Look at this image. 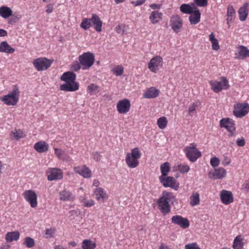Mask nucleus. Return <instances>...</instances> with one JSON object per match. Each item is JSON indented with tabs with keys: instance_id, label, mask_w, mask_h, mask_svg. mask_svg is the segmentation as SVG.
Masks as SVG:
<instances>
[{
	"instance_id": "obj_49",
	"label": "nucleus",
	"mask_w": 249,
	"mask_h": 249,
	"mask_svg": "<svg viewBox=\"0 0 249 249\" xmlns=\"http://www.w3.org/2000/svg\"><path fill=\"white\" fill-rule=\"evenodd\" d=\"M198 106V102L193 103L189 106L188 112L190 116H192L196 114V109L197 108Z\"/></svg>"
},
{
	"instance_id": "obj_41",
	"label": "nucleus",
	"mask_w": 249,
	"mask_h": 249,
	"mask_svg": "<svg viewBox=\"0 0 249 249\" xmlns=\"http://www.w3.org/2000/svg\"><path fill=\"white\" fill-rule=\"evenodd\" d=\"M54 153L56 156L60 159H62L63 160H68L69 159V157H67L66 155L65 151L61 149L54 148Z\"/></svg>"
},
{
	"instance_id": "obj_11",
	"label": "nucleus",
	"mask_w": 249,
	"mask_h": 249,
	"mask_svg": "<svg viewBox=\"0 0 249 249\" xmlns=\"http://www.w3.org/2000/svg\"><path fill=\"white\" fill-rule=\"evenodd\" d=\"M159 180L165 187H170L176 190L178 188V184L177 183L176 179L173 177L160 176Z\"/></svg>"
},
{
	"instance_id": "obj_45",
	"label": "nucleus",
	"mask_w": 249,
	"mask_h": 249,
	"mask_svg": "<svg viewBox=\"0 0 249 249\" xmlns=\"http://www.w3.org/2000/svg\"><path fill=\"white\" fill-rule=\"evenodd\" d=\"M167 120L165 117H161L157 121V124L160 129H164L167 124Z\"/></svg>"
},
{
	"instance_id": "obj_6",
	"label": "nucleus",
	"mask_w": 249,
	"mask_h": 249,
	"mask_svg": "<svg viewBox=\"0 0 249 249\" xmlns=\"http://www.w3.org/2000/svg\"><path fill=\"white\" fill-rule=\"evenodd\" d=\"M249 112V105L248 103H236L234 105L233 114L237 118H242Z\"/></svg>"
},
{
	"instance_id": "obj_59",
	"label": "nucleus",
	"mask_w": 249,
	"mask_h": 249,
	"mask_svg": "<svg viewBox=\"0 0 249 249\" xmlns=\"http://www.w3.org/2000/svg\"><path fill=\"white\" fill-rule=\"evenodd\" d=\"M236 143L238 146H243L245 144V140L243 137L238 139Z\"/></svg>"
},
{
	"instance_id": "obj_24",
	"label": "nucleus",
	"mask_w": 249,
	"mask_h": 249,
	"mask_svg": "<svg viewBox=\"0 0 249 249\" xmlns=\"http://www.w3.org/2000/svg\"><path fill=\"white\" fill-rule=\"evenodd\" d=\"M15 51V48L9 45L6 41L1 42L0 43V52L12 54Z\"/></svg>"
},
{
	"instance_id": "obj_15",
	"label": "nucleus",
	"mask_w": 249,
	"mask_h": 249,
	"mask_svg": "<svg viewBox=\"0 0 249 249\" xmlns=\"http://www.w3.org/2000/svg\"><path fill=\"white\" fill-rule=\"evenodd\" d=\"M130 106V101L127 99H124L118 102L116 108L119 113L125 114L129 111Z\"/></svg>"
},
{
	"instance_id": "obj_35",
	"label": "nucleus",
	"mask_w": 249,
	"mask_h": 249,
	"mask_svg": "<svg viewBox=\"0 0 249 249\" xmlns=\"http://www.w3.org/2000/svg\"><path fill=\"white\" fill-rule=\"evenodd\" d=\"M19 232L18 231L8 232L5 236V239L9 242L13 241H17L19 238Z\"/></svg>"
},
{
	"instance_id": "obj_47",
	"label": "nucleus",
	"mask_w": 249,
	"mask_h": 249,
	"mask_svg": "<svg viewBox=\"0 0 249 249\" xmlns=\"http://www.w3.org/2000/svg\"><path fill=\"white\" fill-rule=\"evenodd\" d=\"M127 154L139 160L141 157L142 153L139 148L135 147L131 150V153H128Z\"/></svg>"
},
{
	"instance_id": "obj_64",
	"label": "nucleus",
	"mask_w": 249,
	"mask_h": 249,
	"mask_svg": "<svg viewBox=\"0 0 249 249\" xmlns=\"http://www.w3.org/2000/svg\"><path fill=\"white\" fill-rule=\"evenodd\" d=\"M100 184V182L98 180L94 179L93 182V186L95 187H98Z\"/></svg>"
},
{
	"instance_id": "obj_42",
	"label": "nucleus",
	"mask_w": 249,
	"mask_h": 249,
	"mask_svg": "<svg viewBox=\"0 0 249 249\" xmlns=\"http://www.w3.org/2000/svg\"><path fill=\"white\" fill-rule=\"evenodd\" d=\"M80 201L86 207H90L94 205L95 202L92 199L88 200L85 196H81L79 198Z\"/></svg>"
},
{
	"instance_id": "obj_38",
	"label": "nucleus",
	"mask_w": 249,
	"mask_h": 249,
	"mask_svg": "<svg viewBox=\"0 0 249 249\" xmlns=\"http://www.w3.org/2000/svg\"><path fill=\"white\" fill-rule=\"evenodd\" d=\"M209 40L212 43V48L214 51H217L219 49L218 40L215 38L213 33H212L209 36Z\"/></svg>"
},
{
	"instance_id": "obj_58",
	"label": "nucleus",
	"mask_w": 249,
	"mask_h": 249,
	"mask_svg": "<svg viewBox=\"0 0 249 249\" xmlns=\"http://www.w3.org/2000/svg\"><path fill=\"white\" fill-rule=\"evenodd\" d=\"M116 31L119 34H123L124 32V27L123 25H118L116 27Z\"/></svg>"
},
{
	"instance_id": "obj_37",
	"label": "nucleus",
	"mask_w": 249,
	"mask_h": 249,
	"mask_svg": "<svg viewBox=\"0 0 249 249\" xmlns=\"http://www.w3.org/2000/svg\"><path fill=\"white\" fill-rule=\"evenodd\" d=\"M235 14V11L232 5H229L227 8V23L232 21L234 19V16Z\"/></svg>"
},
{
	"instance_id": "obj_40",
	"label": "nucleus",
	"mask_w": 249,
	"mask_h": 249,
	"mask_svg": "<svg viewBox=\"0 0 249 249\" xmlns=\"http://www.w3.org/2000/svg\"><path fill=\"white\" fill-rule=\"evenodd\" d=\"M196 7H192L187 4H183L180 6V10L181 12L186 14H191L195 9Z\"/></svg>"
},
{
	"instance_id": "obj_32",
	"label": "nucleus",
	"mask_w": 249,
	"mask_h": 249,
	"mask_svg": "<svg viewBox=\"0 0 249 249\" xmlns=\"http://www.w3.org/2000/svg\"><path fill=\"white\" fill-rule=\"evenodd\" d=\"M13 14V11L11 9L6 6L0 7V16L4 18H7L11 17Z\"/></svg>"
},
{
	"instance_id": "obj_50",
	"label": "nucleus",
	"mask_w": 249,
	"mask_h": 249,
	"mask_svg": "<svg viewBox=\"0 0 249 249\" xmlns=\"http://www.w3.org/2000/svg\"><path fill=\"white\" fill-rule=\"evenodd\" d=\"M190 169L189 166L186 164H180L178 167V170L181 174L188 173Z\"/></svg>"
},
{
	"instance_id": "obj_30",
	"label": "nucleus",
	"mask_w": 249,
	"mask_h": 249,
	"mask_svg": "<svg viewBox=\"0 0 249 249\" xmlns=\"http://www.w3.org/2000/svg\"><path fill=\"white\" fill-rule=\"evenodd\" d=\"M76 75L73 72L67 71L64 72L61 77V80L65 82L75 81Z\"/></svg>"
},
{
	"instance_id": "obj_62",
	"label": "nucleus",
	"mask_w": 249,
	"mask_h": 249,
	"mask_svg": "<svg viewBox=\"0 0 249 249\" xmlns=\"http://www.w3.org/2000/svg\"><path fill=\"white\" fill-rule=\"evenodd\" d=\"M230 162L231 160L228 157H225L224 160L223 161V164L225 166H227L229 165Z\"/></svg>"
},
{
	"instance_id": "obj_44",
	"label": "nucleus",
	"mask_w": 249,
	"mask_h": 249,
	"mask_svg": "<svg viewBox=\"0 0 249 249\" xmlns=\"http://www.w3.org/2000/svg\"><path fill=\"white\" fill-rule=\"evenodd\" d=\"M160 169L162 174L161 176H167L170 170L169 163L168 162H164L160 165Z\"/></svg>"
},
{
	"instance_id": "obj_36",
	"label": "nucleus",
	"mask_w": 249,
	"mask_h": 249,
	"mask_svg": "<svg viewBox=\"0 0 249 249\" xmlns=\"http://www.w3.org/2000/svg\"><path fill=\"white\" fill-rule=\"evenodd\" d=\"M243 239L241 235L237 236L234 239L232 247L233 249H242L244 246Z\"/></svg>"
},
{
	"instance_id": "obj_27",
	"label": "nucleus",
	"mask_w": 249,
	"mask_h": 249,
	"mask_svg": "<svg viewBox=\"0 0 249 249\" xmlns=\"http://www.w3.org/2000/svg\"><path fill=\"white\" fill-rule=\"evenodd\" d=\"M93 193L94 195L95 196V198L98 201H104L107 198V195L104 189L102 188H96Z\"/></svg>"
},
{
	"instance_id": "obj_43",
	"label": "nucleus",
	"mask_w": 249,
	"mask_h": 249,
	"mask_svg": "<svg viewBox=\"0 0 249 249\" xmlns=\"http://www.w3.org/2000/svg\"><path fill=\"white\" fill-rule=\"evenodd\" d=\"M87 91L90 95L96 94L99 91V87L95 84H91L87 87Z\"/></svg>"
},
{
	"instance_id": "obj_48",
	"label": "nucleus",
	"mask_w": 249,
	"mask_h": 249,
	"mask_svg": "<svg viewBox=\"0 0 249 249\" xmlns=\"http://www.w3.org/2000/svg\"><path fill=\"white\" fill-rule=\"evenodd\" d=\"M23 245L28 248H32L34 247L35 242L34 239L30 237H27L25 238Z\"/></svg>"
},
{
	"instance_id": "obj_16",
	"label": "nucleus",
	"mask_w": 249,
	"mask_h": 249,
	"mask_svg": "<svg viewBox=\"0 0 249 249\" xmlns=\"http://www.w3.org/2000/svg\"><path fill=\"white\" fill-rule=\"evenodd\" d=\"M171 221L173 223L179 226L182 229H186L190 225L189 221L186 218H184L179 215L172 216Z\"/></svg>"
},
{
	"instance_id": "obj_12",
	"label": "nucleus",
	"mask_w": 249,
	"mask_h": 249,
	"mask_svg": "<svg viewBox=\"0 0 249 249\" xmlns=\"http://www.w3.org/2000/svg\"><path fill=\"white\" fill-rule=\"evenodd\" d=\"M170 23L174 32L178 33L182 27L183 20L178 15H174L171 17Z\"/></svg>"
},
{
	"instance_id": "obj_28",
	"label": "nucleus",
	"mask_w": 249,
	"mask_h": 249,
	"mask_svg": "<svg viewBox=\"0 0 249 249\" xmlns=\"http://www.w3.org/2000/svg\"><path fill=\"white\" fill-rule=\"evenodd\" d=\"M60 200L64 201H72L75 199V196L72 194L67 190H63L59 193Z\"/></svg>"
},
{
	"instance_id": "obj_18",
	"label": "nucleus",
	"mask_w": 249,
	"mask_h": 249,
	"mask_svg": "<svg viewBox=\"0 0 249 249\" xmlns=\"http://www.w3.org/2000/svg\"><path fill=\"white\" fill-rule=\"evenodd\" d=\"M220 197L221 202L225 204L228 205L233 201V195L231 192L223 190L220 194Z\"/></svg>"
},
{
	"instance_id": "obj_14",
	"label": "nucleus",
	"mask_w": 249,
	"mask_h": 249,
	"mask_svg": "<svg viewBox=\"0 0 249 249\" xmlns=\"http://www.w3.org/2000/svg\"><path fill=\"white\" fill-rule=\"evenodd\" d=\"M73 170L84 178H88L91 177V171L86 165L74 166Z\"/></svg>"
},
{
	"instance_id": "obj_57",
	"label": "nucleus",
	"mask_w": 249,
	"mask_h": 249,
	"mask_svg": "<svg viewBox=\"0 0 249 249\" xmlns=\"http://www.w3.org/2000/svg\"><path fill=\"white\" fill-rule=\"evenodd\" d=\"M92 155L93 159L96 161L100 160L102 156L98 152H93Z\"/></svg>"
},
{
	"instance_id": "obj_1",
	"label": "nucleus",
	"mask_w": 249,
	"mask_h": 249,
	"mask_svg": "<svg viewBox=\"0 0 249 249\" xmlns=\"http://www.w3.org/2000/svg\"><path fill=\"white\" fill-rule=\"evenodd\" d=\"M176 200L175 196L170 192L164 191L162 196L158 200V208L163 215H166L171 211L169 202L173 203Z\"/></svg>"
},
{
	"instance_id": "obj_60",
	"label": "nucleus",
	"mask_w": 249,
	"mask_h": 249,
	"mask_svg": "<svg viewBox=\"0 0 249 249\" xmlns=\"http://www.w3.org/2000/svg\"><path fill=\"white\" fill-rule=\"evenodd\" d=\"M53 5L52 4H50L47 6L46 12L48 14H50L53 12Z\"/></svg>"
},
{
	"instance_id": "obj_19",
	"label": "nucleus",
	"mask_w": 249,
	"mask_h": 249,
	"mask_svg": "<svg viewBox=\"0 0 249 249\" xmlns=\"http://www.w3.org/2000/svg\"><path fill=\"white\" fill-rule=\"evenodd\" d=\"M60 89L65 91H75L79 89V84L76 82H68L61 85Z\"/></svg>"
},
{
	"instance_id": "obj_34",
	"label": "nucleus",
	"mask_w": 249,
	"mask_h": 249,
	"mask_svg": "<svg viewBox=\"0 0 249 249\" xmlns=\"http://www.w3.org/2000/svg\"><path fill=\"white\" fill-rule=\"evenodd\" d=\"M24 132L20 129H15L11 132L10 134V138L12 140H18L24 137Z\"/></svg>"
},
{
	"instance_id": "obj_7",
	"label": "nucleus",
	"mask_w": 249,
	"mask_h": 249,
	"mask_svg": "<svg viewBox=\"0 0 249 249\" xmlns=\"http://www.w3.org/2000/svg\"><path fill=\"white\" fill-rule=\"evenodd\" d=\"M52 61L45 57L35 59L33 65L38 71H42L48 69L51 65Z\"/></svg>"
},
{
	"instance_id": "obj_5",
	"label": "nucleus",
	"mask_w": 249,
	"mask_h": 249,
	"mask_svg": "<svg viewBox=\"0 0 249 249\" xmlns=\"http://www.w3.org/2000/svg\"><path fill=\"white\" fill-rule=\"evenodd\" d=\"M209 83L212 89L216 93L223 89H227L230 87L229 82L225 77H222L220 81H211Z\"/></svg>"
},
{
	"instance_id": "obj_53",
	"label": "nucleus",
	"mask_w": 249,
	"mask_h": 249,
	"mask_svg": "<svg viewBox=\"0 0 249 249\" xmlns=\"http://www.w3.org/2000/svg\"><path fill=\"white\" fill-rule=\"evenodd\" d=\"M195 4L199 7H205L208 4V0H194Z\"/></svg>"
},
{
	"instance_id": "obj_56",
	"label": "nucleus",
	"mask_w": 249,
	"mask_h": 249,
	"mask_svg": "<svg viewBox=\"0 0 249 249\" xmlns=\"http://www.w3.org/2000/svg\"><path fill=\"white\" fill-rule=\"evenodd\" d=\"M146 0H137L135 1H132L131 3L134 6H138L139 5H142Z\"/></svg>"
},
{
	"instance_id": "obj_3",
	"label": "nucleus",
	"mask_w": 249,
	"mask_h": 249,
	"mask_svg": "<svg viewBox=\"0 0 249 249\" xmlns=\"http://www.w3.org/2000/svg\"><path fill=\"white\" fill-rule=\"evenodd\" d=\"M184 151L186 157L192 162H195L197 159L201 156V152L197 149L196 144L195 143H192L190 145L186 146Z\"/></svg>"
},
{
	"instance_id": "obj_29",
	"label": "nucleus",
	"mask_w": 249,
	"mask_h": 249,
	"mask_svg": "<svg viewBox=\"0 0 249 249\" xmlns=\"http://www.w3.org/2000/svg\"><path fill=\"white\" fill-rule=\"evenodd\" d=\"M159 94V90L154 87H151L147 89L144 93L143 96L145 98H154Z\"/></svg>"
},
{
	"instance_id": "obj_55",
	"label": "nucleus",
	"mask_w": 249,
	"mask_h": 249,
	"mask_svg": "<svg viewBox=\"0 0 249 249\" xmlns=\"http://www.w3.org/2000/svg\"><path fill=\"white\" fill-rule=\"evenodd\" d=\"M81 64L78 62H74L71 66V70L73 71H78L81 68Z\"/></svg>"
},
{
	"instance_id": "obj_23",
	"label": "nucleus",
	"mask_w": 249,
	"mask_h": 249,
	"mask_svg": "<svg viewBox=\"0 0 249 249\" xmlns=\"http://www.w3.org/2000/svg\"><path fill=\"white\" fill-rule=\"evenodd\" d=\"M190 14L189 19L191 24H196L200 22L201 14L197 8H195V9Z\"/></svg>"
},
{
	"instance_id": "obj_31",
	"label": "nucleus",
	"mask_w": 249,
	"mask_h": 249,
	"mask_svg": "<svg viewBox=\"0 0 249 249\" xmlns=\"http://www.w3.org/2000/svg\"><path fill=\"white\" fill-rule=\"evenodd\" d=\"M125 162L127 165L131 168H135L138 166L139 164L138 159L132 157L126 154L125 158Z\"/></svg>"
},
{
	"instance_id": "obj_52",
	"label": "nucleus",
	"mask_w": 249,
	"mask_h": 249,
	"mask_svg": "<svg viewBox=\"0 0 249 249\" xmlns=\"http://www.w3.org/2000/svg\"><path fill=\"white\" fill-rule=\"evenodd\" d=\"M113 73L116 76H120L123 74L124 68L121 66H118L113 69L112 70Z\"/></svg>"
},
{
	"instance_id": "obj_17",
	"label": "nucleus",
	"mask_w": 249,
	"mask_h": 249,
	"mask_svg": "<svg viewBox=\"0 0 249 249\" xmlns=\"http://www.w3.org/2000/svg\"><path fill=\"white\" fill-rule=\"evenodd\" d=\"M226 175V170L219 167L214 169L213 171H211L209 172V178L213 179H220L225 177Z\"/></svg>"
},
{
	"instance_id": "obj_54",
	"label": "nucleus",
	"mask_w": 249,
	"mask_h": 249,
	"mask_svg": "<svg viewBox=\"0 0 249 249\" xmlns=\"http://www.w3.org/2000/svg\"><path fill=\"white\" fill-rule=\"evenodd\" d=\"M210 163L212 167H215L219 165L220 160L218 158L214 157L211 159Z\"/></svg>"
},
{
	"instance_id": "obj_39",
	"label": "nucleus",
	"mask_w": 249,
	"mask_h": 249,
	"mask_svg": "<svg viewBox=\"0 0 249 249\" xmlns=\"http://www.w3.org/2000/svg\"><path fill=\"white\" fill-rule=\"evenodd\" d=\"M96 246L95 243L90 240H84L82 244L83 249H95Z\"/></svg>"
},
{
	"instance_id": "obj_20",
	"label": "nucleus",
	"mask_w": 249,
	"mask_h": 249,
	"mask_svg": "<svg viewBox=\"0 0 249 249\" xmlns=\"http://www.w3.org/2000/svg\"><path fill=\"white\" fill-rule=\"evenodd\" d=\"M236 57L239 59H244L249 57V50L246 46L240 45L238 47Z\"/></svg>"
},
{
	"instance_id": "obj_10",
	"label": "nucleus",
	"mask_w": 249,
	"mask_h": 249,
	"mask_svg": "<svg viewBox=\"0 0 249 249\" xmlns=\"http://www.w3.org/2000/svg\"><path fill=\"white\" fill-rule=\"evenodd\" d=\"M48 180L53 181L61 179L63 178L62 171L57 168H51L46 172Z\"/></svg>"
},
{
	"instance_id": "obj_21",
	"label": "nucleus",
	"mask_w": 249,
	"mask_h": 249,
	"mask_svg": "<svg viewBox=\"0 0 249 249\" xmlns=\"http://www.w3.org/2000/svg\"><path fill=\"white\" fill-rule=\"evenodd\" d=\"M249 4L248 3H245L242 6H241L238 11L239 19L241 21H245L248 16L249 12Z\"/></svg>"
},
{
	"instance_id": "obj_51",
	"label": "nucleus",
	"mask_w": 249,
	"mask_h": 249,
	"mask_svg": "<svg viewBox=\"0 0 249 249\" xmlns=\"http://www.w3.org/2000/svg\"><path fill=\"white\" fill-rule=\"evenodd\" d=\"M55 231L54 228L47 229L45 231V237L46 238H51L53 237Z\"/></svg>"
},
{
	"instance_id": "obj_33",
	"label": "nucleus",
	"mask_w": 249,
	"mask_h": 249,
	"mask_svg": "<svg viewBox=\"0 0 249 249\" xmlns=\"http://www.w3.org/2000/svg\"><path fill=\"white\" fill-rule=\"evenodd\" d=\"M190 205L192 207L198 205L200 203V196L197 192H193L190 196Z\"/></svg>"
},
{
	"instance_id": "obj_9",
	"label": "nucleus",
	"mask_w": 249,
	"mask_h": 249,
	"mask_svg": "<svg viewBox=\"0 0 249 249\" xmlns=\"http://www.w3.org/2000/svg\"><path fill=\"white\" fill-rule=\"evenodd\" d=\"M23 196L26 201H27L30 205L32 208H35L37 206V196L34 190H26L23 193Z\"/></svg>"
},
{
	"instance_id": "obj_4",
	"label": "nucleus",
	"mask_w": 249,
	"mask_h": 249,
	"mask_svg": "<svg viewBox=\"0 0 249 249\" xmlns=\"http://www.w3.org/2000/svg\"><path fill=\"white\" fill-rule=\"evenodd\" d=\"M79 61L82 66V69L88 70L94 64V55L90 52L84 53L79 56Z\"/></svg>"
},
{
	"instance_id": "obj_22",
	"label": "nucleus",
	"mask_w": 249,
	"mask_h": 249,
	"mask_svg": "<svg viewBox=\"0 0 249 249\" xmlns=\"http://www.w3.org/2000/svg\"><path fill=\"white\" fill-rule=\"evenodd\" d=\"M149 18L152 24H157L162 20V13L159 11H153L150 14Z\"/></svg>"
},
{
	"instance_id": "obj_26",
	"label": "nucleus",
	"mask_w": 249,
	"mask_h": 249,
	"mask_svg": "<svg viewBox=\"0 0 249 249\" xmlns=\"http://www.w3.org/2000/svg\"><path fill=\"white\" fill-rule=\"evenodd\" d=\"M91 19V22L94 26L95 30L98 32H101L102 28V21L101 20L100 18L95 14H92Z\"/></svg>"
},
{
	"instance_id": "obj_25",
	"label": "nucleus",
	"mask_w": 249,
	"mask_h": 249,
	"mask_svg": "<svg viewBox=\"0 0 249 249\" xmlns=\"http://www.w3.org/2000/svg\"><path fill=\"white\" fill-rule=\"evenodd\" d=\"M49 144L45 141H39L34 145L35 149L38 153L46 152L48 150Z\"/></svg>"
},
{
	"instance_id": "obj_8",
	"label": "nucleus",
	"mask_w": 249,
	"mask_h": 249,
	"mask_svg": "<svg viewBox=\"0 0 249 249\" xmlns=\"http://www.w3.org/2000/svg\"><path fill=\"white\" fill-rule=\"evenodd\" d=\"M162 65V58L159 55H157L153 57L148 63V68L151 72L157 73Z\"/></svg>"
},
{
	"instance_id": "obj_2",
	"label": "nucleus",
	"mask_w": 249,
	"mask_h": 249,
	"mask_svg": "<svg viewBox=\"0 0 249 249\" xmlns=\"http://www.w3.org/2000/svg\"><path fill=\"white\" fill-rule=\"evenodd\" d=\"M19 90L17 86H14L13 90L7 95L0 97V100L8 106H15L19 99Z\"/></svg>"
},
{
	"instance_id": "obj_61",
	"label": "nucleus",
	"mask_w": 249,
	"mask_h": 249,
	"mask_svg": "<svg viewBox=\"0 0 249 249\" xmlns=\"http://www.w3.org/2000/svg\"><path fill=\"white\" fill-rule=\"evenodd\" d=\"M149 7L152 9H159L161 8V5L158 4H151L149 5Z\"/></svg>"
},
{
	"instance_id": "obj_46",
	"label": "nucleus",
	"mask_w": 249,
	"mask_h": 249,
	"mask_svg": "<svg viewBox=\"0 0 249 249\" xmlns=\"http://www.w3.org/2000/svg\"><path fill=\"white\" fill-rule=\"evenodd\" d=\"M91 26V19L84 18L83 19L80 24V27L85 30H87Z\"/></svg>"
},
{
	"instance_id": "obj_13",
	"label": "nucleus",
	"mask_w": 249,
	"mask_h": 249,
	"mask_svg": "<svg viewBox=\"0 0 249 249\" xmlns=\"http://www.w3.org/2000/svg\"><path fill=\"white\" fill-rule=\"evenodd\" d=\"M220 125L221 127L225 128L229 132L231 136H232L235 130V124L232 119L230 118H223L220 121Z\"/></svg>"
},
{
	"instance_id": "obj_63",
	"label": "nucleus",
	"mask_w": 249,
	"mask_h": 249,
	"mask_svg": "<svg viewBox=\"0 0 249 249\" xmlns=\"http://www.w3.org/2000/svg\"><path fill=\"white\" fill-rule=\"evenodd\" d=\"M7 35V32L6 30L0 29V37L6 36Z\"/></svg>"
}]
</instances>
